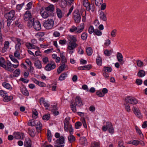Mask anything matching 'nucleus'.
Returning <instances> with one entry per match:
<instances>
[{
  "instance_id": "nucleus-47",
  "label": "nucleus",
  "mask_w": 147,
  "mask_h": 147,
  "mask_svg": "<svg viewBox=\"0 0 147 147\" xmlns=\"http://www.w3.org/2000/svg\"><path fill=\"white\" fill-rule=\"evenodd\" d=\"M94 33L98 36H101L102 34V32L97 29L94 30Z\"/></svg>"
},
{
  "instance_id": "nucleus-59",
  "label": "nucleus",
  "mask_w": 147,
  "mask_h": 147,
  "mask_svg": "<svg viewBox=\"0 0 147 147\" xmlns=\"http://www.w3.org/2000/svg\"><path fill=\"white\" fill-rule=\"evenodd\" d=\"M77 30V28L74 26H72L69 29L71 32H73Z\"/></svg>"
},
{
  "instance_id": "nucleus-11",
  "label": "nucleus",
  "mask_w": 147,
  "mask_h": 147,
  "mask_svg": "<svg viewBox=\"0 0 147 147\" xmlns=\"http://www.w3.org/2000/svg\"><path fill=\"white\" fill-rule=\"evenodd\" d=\"M14 136V138L17 139H22L24 137V133L19 132L15 133Z\"/></svg>"
},
{
  "instance_id": "nucleus-13",
  "label": "nucleus",
  "mask_w": 147,
  "mask_h": 147,
  "mask_svg": "<svg viewBox=\"0 0 147 147\" xmlns=\"http://www.w3.org/2000/svg\"><path fill=\"white\" fill-rule=\"evenodd\" d=\"M75 102L76 105L78 107L82 106L83 105L82 101L81 98L79 96L76 97L75 99Z\"/></svg>"
},
{
  "instance_id": "nucleus-45",
  "label": "nucleus",
  "mask_w": 147,
  "mask_h": 147,
  "mask_svg": "<svg viewBox=\"0 0 147 147\" xmlns=\"http://www.w3.org/2000/svg\"><path fill=\"white\" fill-rule=\"evenodd\" d=\"M60 56L61 59V62L63 63H64L65 62H66L67 61L66 59L65 58V57L64 56L63 54L62 53L60 54Z\"/></svg>"
},
{
  "instance_id": "nucleus-63",
  "label": "nucleus",
  "mask_w": 147,
  "mask_h": 147,
  "mask_svg": "<svg viewBox=\"0 0 147 147\" xmlns=\"http://www.w3.org/2000/svg\"><path fill=\"white\" fill-rule=\"evenodd\" d=\"M26 46L28 49H31V47H33V45L30 43H26Z\"/></svg>"
},
{
  "instance_id": "nucleus-4",
  "label": "nucleus",
  "mask_w": 147,
  "mask_h": 147,
  "mask_svg": "<svg viewBox=\"0 0 147 147\" xmlns=\"http://www.w3.org/2000/svg\"><path fill=\"white\" fill-rule=\"evenodd\" d=\"M54 21L52 19H48L44 22L43 26L46 29H49L51 28L53 26Z\"/></svg>"
},
{
  "instance_id": "nucleus-54",
  "label": "nucleus",
  "mask_w": 147,
  "mask_h": 147,
  "mask_svg": "<svg viewBox=\"0 0 147 147\" xmlns=\"http://www.w3.org/2000/svg\"><path fill=\"white\" fill-rule=\"evenodd\" d=\"M125 108L126 111L128 112H129L130 111L131 109L129 105L127 104H125Z\"/></svg>"
},
{
  "instance_id": "nucleus-37",
  "label": "nucleus",
  "mask_w": 147,
  "mask_h": 147,
  "mask_svg": "<svg viewBox=\"0 0 147 147\" xmlns=\"http://www.w3.org/2000/svg\"><path fill=\"white\" fill-rule=\"evenodd\" d=\"M113 50H108L107 49L105 50L104 51V54L107 56H109L112 53Z\"/></svg>"
},
{
  "instance_id": "nucleus-39",
  "label": "nucleus",
  "mask_w": 147,
  "mask_h": 147,
  "mask_svg": "<svg viewBox=\"0 0 147 147\" xmlns=\"http://www.w3.org/2000/svg\"><path fill=\"white\" fill-rule=\"evenodd\" d=\"M36 121L34 119H32L29 121L28 125L30 126H33L36 125Z\"/></svg>"
},
{
  "instance_id": "nucleus-57",
  "label": "nucleus",
  "mask_w": 147,
  "mask_h": 147,
  "mask_svg": "<svg viewBox=\"0 0 147 147\" xmlns=\"http://www.w3.org/2000/svg\"><path fill=\"white\" fill-rule=\"evenodd\" d=\"M24 3H23L21 4H18L17 5L16 8L18 10H20L23 6L24 5Z\"/></svg>"
},
{
  "instance_id": "nucleus-46",
  "label": "nucleus",
  "mask_w": 147,
  "mask_h": 147,
  "mask_svg": "<svg viewBox=\"0 0 147 147\" xmlns=\"http://www.w3.org/2000/svg\"><path fill=\"white\" fill-rule=\"evenodd\" d=\"M28 133L31 137H34L35 136V131L33 130L28 129Z\"/></svg>"
},
{
  "instance_id": "nucleus-41",
  "label": "nucleus",
  "mask_w": 147,
  "mask_h": 147,
  "mask_svg": "<svg viewBox=\"0 0 147 147\" xmlns=\"http://www.w3.org/2000/svg\"><path fill=\"white\" fill-rule=\"evenodd\" d=\"M20 74V70L19 69H17L16 70L14 71L13 76L15 77H18L19 76Z\"/></svg>"
},
{
  "instance_id": "nucleus-64",
  "label": "nucleus",
  "mask_w": 147,
  "mask_h": 147,
  "mask_svg": "<svg viewBox=\"0 0 147 147\" xmlns=\"http://www.w3.org/2000/svg\"><path fill=\"white\" fill-rule=\"evenodd\" d=\"M45 33L43 32H38L36 36H37L38 37H42L44 35Z\"/></svg>"
},
{
  "instance_id": "nucleus-2",
  "label": "nucleus",
  "mask_w": 147,
  "mask_h": 147,
  "mask_svg": "<svg viewBox=\"0 0 147 147\" xmlns=\"http://www.w3.org/2000/svg\"><path fill=\"white\" fill-rule=\"evenodd\" d=\"M12 64L10 62H5L4 59L3 57L0 58V66L5 68L6 70L9 71H12L14 69L12 68Z\"/></svg>"
},
{
  "instance_id": "nucleus-20",
  "label": "nucleus",
  "mask_w": 147,
  "mask_h": 147,
  "mask_svg": "<svg viewBox=\"0 0 147 147\" xmlns=\"http://www.w3.org/2000/svg\"><path fill=\"white\" fill-rule=\"evenodd\" d=\"M36 125L37 131L38 133L40 132V131L42 130V125L40 121H38L36 124Z\"/></svg>"
},
{
  "instance_id": "nucleus-40",
  "label": "nucleus",
  "mask_w": 147,
  "mask_h": 147,
  "mask_svg": "<svg viewBox=\"0 0 147 147\" xmlns=\"http://www.w3.org/2000/svg\"><path fill=\"white\" fill-rule=\"evenodd\" d=\"M47 136L48 137V140L50 142H51V135L50 131L48 129L47 131Z\"/></svg>"
},
{
  "instance_id": "nucleus-15",
  "label": "nucleus",
  "mask_w": 147,
  "mask_h": 147,
  "mask_svg": "<svg viewBox=\"0 0 147 147\" xmlns=\"http://www.w3.org/2000/svg\"><path fill=\"white\" fill-rule=\"evenodd\" d=\"M133 111L135 114L139 118L142 117V116L141 113L140 112V110L134 107L133 109Z\"/></svg>"
},
{
  "instance_id": "nucleus-61",
  "label": "nucleus",
  "mask_w": 147,
  "mask_h": 147,
  "mask_svg": "<svg viewBox=\"0 0 147 147\" xmlns=\"http://www.w3.org/2000/svg\"><path fill=\"white\" fill-rule=\"evenodd\" d=\"M32 6V3L31 2H30L27 4L26 9H29L31 8Z\"/></svg>"
},
{
  "instance_id": "nucleus-62",
  "label": "nucleus",
  "mask_w": 147,
  "mask_h": 147,
  "mask_svg": "<svg viewBox=\"0 0 147 147\" xmlns=\"http://www.w3.org/2000/svg\"><path fill=\"white\" fill-rule=\"evenodd\" d=\"M96 95L99 97H103L104 96V94L101 92L98 91L96 92Z\"/></svg>"
},
{
  "instance_id": "nucleus-22",
  "label": "nucleus",
  "mask_w": 147,
  "mask_h": 147,
  "mask_svg": "<svg viewBox=\"0 0 147 147\" xmlns=\"http://www.w3.org/2000/svg\"><path fill=\"white\" fill-rule=\"evenodd\" d=\"M117 59L118 61L122 64L123 63V56L122 54L119 53L118 52L117 55Z\"/></svg>"
},
{
  "instance_id": "nucleus-25",
  "label": "nucleus",
  "mask_w": 147,
  "mask_h": 147,
  "mask_svg": "<svg viewBox=\"0 0 147 147\" xmlns=\"http://www.w3.org/2000/svg\"><path fill=\"white\" fill-rule=\"evenodd\" d=\"M57 15L59 19H61L63 17V13L59 9L57 8L56 10Z\"/></svg>"
},
{
  "instance_id": "nucleus-23",
  "label": "nucleus",
  "mask_w": 147,
  "mask_h": 147,
  "mask_svg": "<svg viewBox=\"0 0 147 147\" xmlns=\"http://www.w3.org/2000/svg\"><path fill=\"white\" fill-rule=\"evenodd\" d=\"M68 140L70 143H72L76 140L75 137L72 134H70L67 137Z\"/></svg>"
},
{
  "instance_id": "nucleus-55",
  "label": "nucleus",
  "mask_w": 147,
  "mask_h": 147,
  "mask_svg": "<svg viewBox=\"0 0 147 147\" xmlns=\"http://www.w3.org/2000/svg\"><path fill=\"white\" fill-rule=\"evenodd\" d=\"M19 51L16 50V51L14 53V56L15 57L19 59L20 57V54Z\"/></svg>"
},
{
  "instance_id": "nucleus-48",
  "label": "nucleus",
  "mask_w": 147,
  "mask_h": 147,
  "mask_svg": "<svg viewBox=\"0 0 147 147\" xmlns=\"http://www.w3.org/2000/svg\"><path fill=\"white\" fill-rule=\"evenodd\" d=\"M50 117V115L49 114L44 115L42 117V119L44 120H48Z\"/></svg>"
},
{
  "instance_id": "nucleus-43",
  "label": "nucleus",
  "mask_w": 147,
  "mask_h": 147,
  "mask_svg": "<svg viewBox=\"0 0 147 147\" xmlns=\"http://www.w3.org/2000/svg\"><path fill=\"white\" fill-rule=\"evenodd\" d=\"M60 5L62 7L64 8L67 5V3L65 0H61Z\"/></svg>"
},
{
  "instance_id": "nucleus-33",
  "label": "nucleus",
  "mask_w": 147,
  "mask_h": 147,
  "mask_svg": "<svg viewBox=\"0 0 147 147\" xmlns=\"http://www.w3.org/2000/svg\"><path fill=\"white\" fill-rule=\"evenodd\" d=\"M128 143L137 146L140 144V141L138 140H134L133 141H130Z\"/></svg>"
},
{
  "instance_id": "nucleus-16",
  "label": "nucleus",
  "mask_w": 147,
  "mask_h": 147,
  "mask_svg": "<svg viewBox=\"0 0 147 147\" xmlns=\"http://www.w3.org/2000/svg\"><path fill=\"white\" fill-rule=\"evenodd\" d=\"M31 15L30 12L28 11H27L25 12L24 15V18L25 21H28L31 18Z\"/></svg>"
},
{
  "instance_id": "nucleus-60",
  "label": "nucleus",
  "mask_w": 147,
  "mask_h": 147,
  "mask_svg": "<svg viewBox=\"0 0 147 147\" xmlns=\"http://www.w3.org/2000/svg\"><path fill=\"white\" fill-rule=\"evenodd\" d=\"M142 83V81L140 79H137L136 80V83L139 85H140Z\"/></svg>"
},
{
  "instance_id": "nucleus-58",
  "label": "nucleus",
  "mask_w": 147,
  "mask_h": 147,
  "mask_svg": "<svg viewBox=\"0 0 147 147\" xmlns=\"http://www.w3.org/2000/svg\"><path fill=\"white\" fill-rule=\"evenodd\" d=\"M88 31L89 33L90 34H92L93 32H94V30L93 26H91L89 28Z\"/></svg>"
},
{
  "instance_id": "nucleus-21",
  "label": "nucleus",
  "mask_w": 147,
  "mask_h": 147,
  "mask_svg": "<svg viewBox=\"0 0 147 147\" xmlns=\"http://www.w3.org/2000/svg\"><path fill=\"white\" fill-rule=\"evenodd\" d=\"M31 141L29 138L25 139L24 146L25 147H31Z\"/></svg>"
},
{
  "instance_id": "nucleus-17",
  "label": "nucleus",
  "mask_w": 147,
  "mask_h": 147,
  "mask_svg": "<svg viewBox=\"0 0 147 147\" xmlns=\"http://www.w3.org/2000/svg\"><path fill=\"white\" fill-rule=\"evenodd\" d=\"M80 144L83 146H85L87 144V140L86 138L84 137H80Z\"/></svg>"
},
{
  "instance_id": "nucleus-9",
  "label": "nucleus",
  "mask_w": 147,
  "mask_h": 147,
  "mask_svg": "<svg viewBox=\"0 0 147 147\" xmlns=\"http://www.w3.org/2000/svg\"><path fill=\"white\" fill-rule=\"evenodd\" d=\"M74 19L76 23H79L81 20V16L79 12H75L74 13Z\"/></svg>"
},
{
  "instance_id": "nucleus-14",
  "label": "nucleus",
  "mask_w": 147,
  "mask_h": 147,
  "mask_svg": "<svg viewBox=\"0 0 147 147\" xmlns=\"http://www.w3.org/2000/svg\"><path fill=\"white\" fill-rule=\"evenodd\" d=\"M69 119L68 118H66L65 120L64 123V129L67 131H68V126L70 124L69 123Z\"/></svg>"
},
{
  "instance_id": "nucleus-42",
  "label": "nucleus",
  "mask_w": 147,
  "mask_h": 147,
  "mask_svg": "<svg viewBox=\"0 0 147 147\" xmlns=\"http://www.w3.org/2000/svg\"><path fill=\"white\" fill-rule=\"evenodd\" d=\"M9 56L10 58L13 62L15 63H17L18 64L19 63L17 59L15 58V57L14 56L11 55H10Z\"/></svg>"
},
{
  "instance_id": "nucleus-44",
  "label": "nucleus",
  "mask_w": 147,
  "mask_h": 147,
  "mask_svg": "<svg viewBox=\"0 0 147 147\" xmlns=\"http://www.w3.org/2000/svg\"><path fill=\"white\" fill-rule=\"evenodd\" d=\"M97 64L98 65H101L102 63V59L101 57L98 56L96 59Z\"/></svg>"
},
{
  "instance_id": "nucleus-10",
  "label": "nucleus",
  "mask_w": 147,
  "mask_h": 147,
  "mask_svg": "<svg viewBox=\"0 0 147 147\" xmlns=\"http://www.w3.org/2000/svg\"><path fill=\"white\" fill-rule=\"evenodd\" d=\"M55 68V65L54 62H51L50 63H48L45 67L46 71H49Z\"/></svg>"
},
{
  "instance_id": "nucleus-19",
  "label": "nucleus",
  "mask_w": 147,
  "mask_h": 147,
  "mask_svg": "<svg viewBox=\"0 0 147 147\" xmlns=\"http://www.w3.org/2000/svg\"><path fill=\"white\" fill-rule=\"evenodd\" d=\"M41 14L42 17L44 19L48 18L49 15V12L46 10L44 11L42 10H41Z\"/></svg>"
},
{
  "instance_id": "nucleus-38",
  "label": "nucleus",
  "mask_w": 147,
  "mask_h": 147,
  "mask_svg": "<svg viewBox=\"0 0 147 147\" xmlns=\"http://www.w3.org/2000/svg\"><path fill=\"white\" fill-rule=\"evenodd\" d=\"M137 65L138 67H142L144 66L143 62L140 60H138L136 61Z\"/></svg>"
},
{
  "instance_id": "nucleus-27",
  "label": "nucleus",
  "mask_w": 147,
  "mask_h": 147,
  "mask_svg": "<svg viewBox=\"0 0 147 147\" xmlns=\"http://www.w3.org/2000/svg\"><path fill=\"white\" fill-rule=\"evenodd\" d=\"M54 7L52 5H50L49 6L45 8V10L47 11L48 12L49 11H52L54 10Z\"/></svg>"
},
{
  "instance_id": "nucleus-28",
  "label": "nucleus",
  "mask_w": 147,
  "mask_h": 147,
  "mask_svg": "<svg viewBox=\"0 0 147 147\" xmlns=\"http://www.w3.org/2000/svg\"><path fill=\"white\" fill-rule=\"evenodd\" d=\"M34 22V21L33 18H30L28 22V26L29 27H32L33 25Z\"/></svg>"
},
{
  "instance_id": "nucleus-24",
  "label": "nucleus",
  "mask_w": 147,
  "mask_h": 147,
  "mask_svg": "<svg viewBox=\"0 0 147 147\" xmlns=\"http://www.w3.org/2000/svg\"><path fill=\"white\" fill-rule=\"evenodd\" d=\"M99 17L101 20L103 21H106L107 20V17L106 15L103 12L101 11L100 12L99 15Z\"/></svg>"
},
{
  "instance_id": "nucleus-7",
  "label": "nucleus",
  "mask_w": 147,
  "mask_h": 147,
  "mask_svg": "<svg viewBox=\"0 0 147 147\" xmlns=\"http://www.w3.org/2000/svg\"><path fill=\"white\" fill-rule=\"evenodd\" d=\"M15 11L12 10L5 15V18L8 20H13L14 19Z\"/></svg>"
},
{
  "instance_id": "nucleus-1",
  "label": "nucleus",
  "mask_w": 147,
  "mask_h": 147,
  "mask_svg": "<svg viewBox=\"0 0 147 147\" xmlns=\"http://www.w3.org/2000/svg\"><path fill=\"white\" fill-rule=\"evenodd\" d=\"M69 38V42L67 48V51L69 54H72L74 52L75 49L78 46V45L76 43L77 40L76 37Z\"/></svg>"
},
{
  "instance_id": "nucleus-6",
  "label": "nucleus",
  "mask_w": 147,
  "mask_h": 147,
  "mask_svg": "<svg viewBox=\"0 0 147 147\" xmlns=\"http://www.w3.org/2000/svg\"><path fill=\"white\" fill-rule=\"evenodd\" d=\"M83 5L86 8V9L87 11H89L90 10L92 11H94V5L93 4H92L91 5V6L87 0H84Z\"/></svg>"
},
{
  "instance_id": "nucleus-56",
  "label": "nucleus",
  "mask_w": 147,
  "mask_h": 147,
  "mask_svg": "<svg viewBox=\"0 0 147 147\" xmlns=\"http://www.w3.org/2000/svg\"><path fill=\"white\" fill-rule=\"evenodd\" d=\"M102 3V0H95V3L97 6H100Z\"/></svg>"
},
{
  "instance_id": "nucleus-51",
  "label": "nucleus",
  "mask_w": 147,
  "mask_h": 147,
  "mask_svg": "<svg viewBox=\"0 0 147 147\" xmlns=\"http://www.w3.org/2000/svg\"><path fill=\"white\" fill-rule=\"evenodd\" d=\"M32 113L33 115H35V116H34L33 115V117L35 119L36 117L38 115V113L37 112V111L36 109H33L32 110Z\"/></svg>"
},
{
  "instance_id": "nucleus-34",
  "label": "nucleus",
  "mask_w": 147,
  "mask_h": 147,
  "mask_svg": "<svg viewBox=\"0 0 147 147\" xmlns=\"http://www.w3.org/2000/svg\"><path fill=\"white\" fill-rule=\"evenodd\" d=\"M138 75L139 77H143L145 75V72L143 70H140L138 73Z\"/></svg>"
},
{
  "instance_id": "nucleus-8",
  "label": "nucleus",
  "mask_w": 147,
  "mask_h": 147,
  "mask_svg": "<svg viewBox=\"0 0 147 147\" xmlns=\"http://www.w3.org/2000/svg\"><path fill=\"white\" fill-rule=\"evenodd\" d=\"M126 102L133 105H136L138 103L137 100L135 98L132 96H128L125 98Z\"/></svg>"
},
{
  "instance_id": "nucleus-30",
  "label": "nucleus",
  "mask_w": 147,
  "mask_h": 147,
  "mask_svg": "<svg viewBox=\"0 0 147 147\" xmlns=\"http://www.w3.org/2000/svg\"><path fill=\"white\" fill-rule=\"evenodd\" d=\"M21 91L22 93L25 96H28L29 94V92L25 87H23L21 89Z\"/></svg>"
},
{
  "instance_id": "nucleus-29",
  "label": "nucleus",
  "mask_w": 147,
  "mask_h": 147,
  "mask_svg": "<svg viewBox=\"0 0 147 147\" xmlns=\"http://www.w3.org/2000/svg\"><path fill=\"white\" fill-rule=\"evenodd\" d=\"M70 106L72 111L74 112H75L76 111V108L74 103L73 101H71L70 103Z\"/></svg>"
},
{
  "instance_id": "nucleus-36",
  "label": "nucleus",
  "mask_w": 147,
  "mask_h": 147,
  "mask_svg": "<svg viewBox=\"0 0 147 147\" xmlns=\"http://www.w3.org/2000/svg\"><path fill=\"white\" fill-rule=\"evenodd\" d=\"M2 85L4 87L8 89L11 90L12 89V87L8 83L6 82L3 83L2 84Z\"/></svg>"
},
{
  "instance_id": "nucleus-52",
  "label": "nucleus",
  "mask_w": 147,
  "mask_h": 147,
  "mask_svg": "<svg viewBox=\"0 0 147 147\" xmlns=\"http://www.w3.org/2000/svg\"><path fill=\"white\" fill-rule=\"evenodd\" d=\"M82 125V123L81 122L78 121L76 122L75 124V126L76 128L78 129Z\"/></svg>"
},
{
  "instance_id": "nucleus-26",
  "label": "nucleus",
  "mask_w": 147,
  "mask_h": 147,
  "mask_svg": "<svg viewBox=\"0 0 147 147\" xmlns=\"http://www.w3.org/2000/svg\"><path fill=\"white\" fill-rule=\"evenodd\" d=\"M34 64L36 67L38 69H41L42 68L41 63L40 61L37 60L35 61Z\"/></svg>"
},
{
  "instance_id": "nucleus-49",
  "label": "nucleus",
  "mask_w": 147,
  "mask_h": 147,
  "mask_svg": "<svg viewBox=\"0 0 147 147\" xmlns=\"http://www.w3.org/2000/svg\"><path fill=\"white\" fill-rule=\"evenodd\" d=\"M117 30L115 29L113 30L111 32V36L112 37L115 36H117Z\"/></svg>"
},
{
  "instance_id": "nucleus-50",
  "label": "nucleus",
  "mask_w": 147,
  "mask_h": 147,
  "mask_svg": "<svg viewBox=\"0 0 147 147\" xmlns=\"http://www.w3.org/2000/svg\"><path fill=\"white\" fill-rule=\"evenodd\" d=\"M92 147H100L99 143L97 142H93L92 144Z\"/></svg>"
},
{
  "instance_id": "nucleus-31",
  "label": "nucleus",
  "mask_w": 147,
  "mask_h": 147,
  "mask_svg": "<svg viewBox=\"0 0 147 147\" xmlns=\"http://www.w3.org/2000/svg\"><path fill=\"white\" fill-rule=\"evenodd\" d=\"M86 52L88 55H91L93 53V51L92 48L89 47L87 48L86 49Z\"/></svg>"
},
{
  "instance_id": "nucleus-18",
  "label": "nucleus",
  "mask_w": 147,
  "mask_h": 147,
  "mask_svg": "<svg viewBox=\"0 0 147 147\" xmlns=\"http://www.w3.org/2000/svg\"><path fill=\"white\" fill-rule=\"evenodd\" d=\"M67 67V66L64 63H62V65L59 67L58 69L57 70V72L58 74H60Z\"/></svg>"
},
{
  "instance_id": "nucleus-5",
  "label": "nucleus",
  "mask_w": 147,
  "mask_h": 147,
  "mask_svg": "<svg viewBox=\"0 0 147 147\" xmlns=\"http://www.w3.org/2000/svg\"><path fill=\"white\" fill-rule=\"evenodd\" d=\"M56 138H59L56 140L57 144L64 145L65 143V138L63 136H60V134L58 133H56Z\"/></svg>"
},
{
  "instance_id": "nucleus-12",
  "label": "nucleus",
  "mask_w": 147,
  "mask_h": 147,
  "mask_svg": "<svg viewBox=\"0 0 147 147\" xmlns=\"http://www.w3.org/2000/svg\"><path fill=\"white\" fill-rule=\"evenodd\" d=\"M33 26L34 29L38 31L41 29V24L38 21H35Z\"/></svg>"
},
{
  "instance_id": "nucleus-35",
  "label": "nucleus",
  "mask_w": 147,
  "mask_h": 147,
  "mask_svg": "<svg viewBox=\"0 0 147 147\" xmlns=\"http://www.w3.org/2000/svg\"><path fill=\"white\" fill-rule=\"evenodd\" d=\"M112 68L110 67H105L103 68V72L109 73L111 71Z\"/></svg>"
},
{
  "instance_id": "nucleus-53",
  "label": "nucleus",
  "mask_w": 147,
  "mask_h": 147,
  "mask_svg": "<svg viewBox=\"0 0 147 147\" xmlns=\"http://www.w3.org/2000/svg\"><path fill=\"white\" fill-rule=\"evenodd\" d=\"M135 128L137 132L138 133L139 135L141 136V137L142 136H143V135L140 129L137 127H136Z\"/></svg>"
},
{
  "instance_id": "nucleus-3",
  "label": "nucleus",
  "mask_w": 147,
  "mask_h": 147,
  "mask_svg": "<svg viewBox=\"0 0 147 147\" xmlns=\"http://www.w3.org/2000/svg\"><path fill=\"white\" fill-rule=\"evenodd\" d=\"M108 129L109 132L110 133H113L114 129L113 125L111 122H106V125L102 127V130L104 131H106Z\"/></svg>"
},
{
  "instance_id": "nucleus-32",
  "label": "nucleus",
  "mask_w": 147,
  "mask_h": 147,
  "mask_svg": "<svg viewBox=\"0 0 147 147\" xmlns=\"http://www.w3.org/2000/svg\"><path fill=\"white\" fill-rule=\"evenodd\" d=\"M67 74L66 73H64L61 74L59 76V80L60 81L63 80L67 77Z\"/></svg>"
}]
</instances>
